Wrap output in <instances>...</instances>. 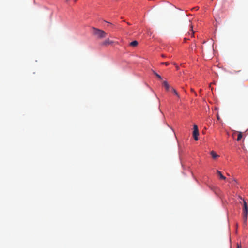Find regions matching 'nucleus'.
I'll return each instance as SVG.
<instances>
[{
    "instance_id": "8",
    "label": "nucleus",
    "mask_w": 248,
    "mask_h": 248,
    "mask_svg": "<svg viewBox=\"0 0 248 248\" xmlns=\"http://www.w3.org/2000/svg\"><path fill=\"white\" fill-rule=\"evenodd\" d=\"M138 45V41H137L136 40L133 41L130 43V46H133V47H135V46H137Z\"/></svg>"
},
{
    "instance_id": "9",
    "label": "nucleus",
    "mask_w": 248,
    "mask_h": 248,
    "mask_svg": "<svg viewBox=\"0 0 248 248\" xmlns=\"http://www.w3.org/2000/svg\"><path fill=\"white\" fill-rule=\"evenodd\" d=\"M210 154H211V155H212V157L214 159H215V158H216L218 156V155L216 153V152H215L213 151H212L211 152Z\"/></svg>"
},
{
    "instance_id": "19",
    "label": "nucleus",
    "mask_w": 248,
    "mask_h": 248,
    "mask_svg": "<svg viewBox=\"0 0 248 248\" xmlns=\"http://www.w3.org/2000/svg\"><path fill=\"white\" fill-rule=\"evenodd\" d=\"M240 248V247L239 245H238L237 248Z\"/></svg>"
},
{
    "instance_id": "14",
    "label": "nucleus",
    "mask_w": 248,
    "mask_h": 248,
    "mask_svg": "<svg viewBox=\"0 0 248 248\" xmlns=\"http://www.w3.org/2000/svg\"><path fill=\"white\" fill-rule=\"evenodd\" d=\"M161 64H165L166 65L168 66L169 65V63L168 62H162Z\"/></svg>"
},
{
    "instance_id": "15",
    "label": "nucleus",
    "mask_w": 248,
    "mask_h": 248,
    "mask_svg": "<svg viewBox=\"0 0 248 248\" xmlns=\"http://www.w3.org/2000/svg\"><path fill=\"white\" fill-rule=\"evenodd\" d=\"M217 119L218 120H220V117H219V115H218V113L217 114Z\"/></svg>"
},
{
    "instance_id": "10",
    "label": "nucleus",
    "mask_w": 248,
    "mask_h": 248,
    "mask_svg": "<svg viewBox=\"0 0 248 248\" xmlns=\"http://www.w3.org/2000/svg\"><path fill=\"white\" fill-rule=\"evenodd\" d=\"M242 138V132H239L238 133V135L237 140L240 141L241 140Z\"/></svg>"
},
{
    "instance_id": "18",
    "label": "nucleus",
    "mask_w": 248,
    "mask_h": 248,
    "mask_svg": "<svg viewBox=\"0 0 248 248\" xmlns=\"http://www.w3.org/2000/svg\"><path fill=\"white\" fill-rule=\"evenodd\" d=\"M127 24H128V25H131V24H130V23H129V22H127Z\"/></svg>"
},
{
    "instance_id": "6",
    "label": "nucleus",
    "mask_w": 248,
    "mask_h": 248,
    "mask_svg": "<svg viewBox=\"0 0 248 248\" xmlns=\"http://www.w3.org/2000/svg\"><path fill=\"white\" fill-rule=\"evenodd\" d=\"M197 46L195 43L192 44L189 47V49L191 51H196Z\"/></svg>"
},
{
    "instance_id": "17",
    "label": "nucleus",
    "mask_w": 248,
    "mask_h": 248,
    "mask_svg": "<svg viewBox=\"0 0 248 248\" xmlns=\"http://www.w3.org/2000/svg\"><path fill=\"white\" fill-rule=\"evenodd\" d=\"M161 56H162V57H163V58L166 57V56H165L164 54H162V55H161Z\"/></svg>"
},
{
    "instance_id": "12",
    "label": "nucleus",
    "mask_w": 248,
    "mask_h": 248,
    "mask_svg": "<svg viewBox=\"0 0 248 248\" xmlns=\"http://www.w3.org/2000/svg\"><path fill=\"white\" fill-rule=\"evenodd\" d=\"M172 92H173V93H174L176 95H177V96H179L178 93H177V92H176V91L174 89H173V88H172Z\"/></svg>"
},
{
    "instance_id": "7",
    "label": "nucleus",
    "mask_w": 248,
    "mask_h": 248,
    "mask_svg": "<svg viewBox=\"0 0 248 248\" xmlns=\"http://www.w3.org/2000/svg\"><path fill=\"white\" fill-rule=\"evenodd\" d=\"M163 85L164 86V87L165 88L166 90L167 91H168L169 89V88H170V86H169V84L168 83V82L166 81H164L163 82Z\"/></svg>"
},
{
    "instance_id": "5",
    "label": "nucleus",
    "mask_w": 248,
    "mask_h": 248,
    "mask_svg": "<svg viewBox=\"0 0 248 248\" xmlns=\"http://www.w3.org/2000/svg\"><path fill=\"white\" fill-rule=\"evenodd\" d=\"M217 173L218 175V176L219 177V178L220 179L224 180H226V178L222 175V174L221 173V172L220 171L217 170Z\"/></svg>"
},
{
    "instance_id": "16",
    "label": "nucleus",
    "mask_w": 248,
    "mask_h": 248,
    "mask_svg": "<svg viewBox=\"0 0 248 248\" xmlns=\"http://www.w3.org/2000/svg\"><path fill=\"white\" fill-rule=\"evenodd\" d=\"M193 9H195V10H197L199 9V7H195L193 8Z\"/></svg>"
},
{
    "instance_id": "2",
    "label": "nucleus",
    "mask_w": 248,
    "mask_h": 248,
    "mask_svg": "<svg viewBox=\"0 0 248 248\" xmlns=\"http://www.w3.org/2000/svg\"><path fill=\"white\" fill-rule=\"evenodd\" d=\"M243 220L244 223L246 225L247 220V215H248V206L247 203L246 201L243 199Z\"/></svg>"
},
{
    "instance_id": "1",
    "label": "nucleus",
    "mask_w": 248,
    "mask_h": 248,
    "mask_svg": "<svg viewBox=\"0 0 248 248\" xmlns=\"http://www.w3.org/2000/svg\"><path fill=\"white\" fill-rule=\"evenodd\" d=\"M92 29L93 34L98 39H102L105 38L107 35V33L102 30L95 28L94 27H92Z\"/></svg>"
},
{
    "instance_id": "21",
    "label": "nucleus",
    "mask_w": 248,
    "mask_h": 248,
    "mask_svg": "<svg viewBox=\"0 0 248 248\" xmlns=\"http://www.w3.org/2000/svg\"><path fill=\"white\" fill-rule=\"evenodd\" d=\"M77 0H75V2H76Z\"/></svg>"
},
{
    "instance_id": "4",
    "label": "nucleus",
    "mask_w": 248,
    "mask_h": 248,
    "mask_svg": "<svg viewBox=\"0 0 248 248\" xmlns=\"http://www.w3.org/2000/svg\"><path fill=\"white\" fill-rule=\"evenodd\" d=\"M114 42L113 41L110 40L109 38H107L101 43V45L102 46H108V45H112Z\"/></svg>"
},
{
    "instance_id": "13",
    "label": "nucleus",
    "mask_w": 248,
    "mask_h": 248,
    "mask_svg": "<svg viewBox=\"0 0 248 248\" xmlns=\"http://www.w3.org/2000/svg\"><path fill=\"white\" fill-rule=\"evenodd\" d=\"M190 27H191V34H192V36H193L194 35V32H193V27L192 26V25H190Z\"/></svg>"
},
{
    "instance_id": "3",
    "label": "nucleus",
    "mask_w": 248,
    "mask_h": 248,
    "mask_svg": "<svg viewBox=\"0 0 248 248\" xmlns=\"http://www.w3.org/2000/svg\"><path fill=\"white\" fill-rule=\"evenodd\" d=\"M199 130L198 128L197 125H194L193 126V136L194 137V140H198V135H199Z\"/></svg>"
},
{
    "instance_id": "20",
    "label": "nucleus",
    "mask_w": 248,
    "mask_h": 248,
    "mask_svg": "<svg viewBox=\"0 0 248 248\" xmlns=\"http://www.w3.org/2000/svg\"><path fill=\"white\" fill-rule=\"evenodd\" d=\"M66 1H68L69 0H65Z\"/></svg>"
},
{
    "instance_id": "11",
    "label": "nucleus",
    "mask_w": 248,
    "mask_h": 248,
    "mask_svg": "<svg viewBox=\"0 0 248 248\" xmlns=\"http://www.w3.org/2000/svg\"><path fill=\"white\" fill-rule=\"evenodd\" d=\"M153 73L157 77V78H158L159 79H162V78L160 76V75H159V74H158L157 73H156L155 71H153Z\"/></svg>"
}]
</instances>
